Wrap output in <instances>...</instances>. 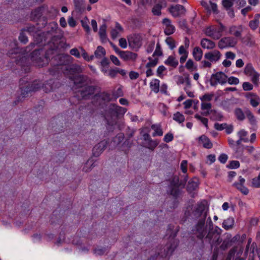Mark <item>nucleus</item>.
<instances>
[{
    "mask_svg": "<svg viewBox=\"0 0 260 260\" xmlns=\"http://www.w3.org/2000/svg\"><path fill=\"white\" fill-rule=\"evenodd\" d=\"M207 224L209 225V232L206 238L208 239L212 245L219 244L222 241V239L220 238L222 230L217 226L213 227L210 217L207 218Z\"/></svg>",
    "mask_w": 260,
    "mask_h": 260,
    "instance_id": "2",
    "label": "nucleus"
},
{
    "mask_svg": "<svg viewBox=\"0 0 260 260\" xmlns=\"http://www.w3.org/2000/svg\"><path fill=\"white\" fill-rule=\"evenodd\" d=\"M150 87L152 91L157 93L159 89V80L157 79H153L150 83Z\"/></svg>",
    "mask_w": 260,
    "mask_h": 260,
    "instance_id": "26",
    "label": "nucleus"
},
{
    "mask_svg": "<svg viewBox=\"0 0 260 260\" xmlns=\"http://www.w3.org/2000/svg\"><path fill=\"white\" fill-rule=\"evenodd\" d=\"M151 128L154 131L152 134L153 137L159 136H161L163 134L161 126L159 124H153L151 126Z\"/></svg>",
    "mask_w": 260,
    "mask_h": 260,
    "instance_id": "29",
    "label": "nucleus"
},
{
    "mask_svg": "<svg viewBox=\"0 0 260 260\" xmlns=\"http://www.w3.org/2000/svg\"><path fill=\"white\" fill-rule=\"evenodd\" d=\"M161 6L159 5H156L153 7L152 12L154 15H160L161 14Z\"/></svg>",
    "mask_w": 260,
    "mask_h": 260,
    "instance_id": "47",
    "label": "nucleus"
},
{
    "mask_svg": "<svg viewBox=\"0 0 260 260\" xmlns=\"http://www.w3.org/2000/svg\"><path fill=\"white\" fill-rule=\"evenodd\" d=\"M227 126L226 123H222L219 124L218 123H216L214 124V127L215 129L218 131H221L225 129Z\"/></svg>",
    "mask_w": 260,
    "mask_h": 260,
    "instance_id": "64",
    "label": "nucleus"
},
{
    "mask_svg": "<svg viewBox=\"0 0 260 260\" xmlns=\"http://www.w3.org/2000/svg\"><path fill=\"white\" fill-rule=\"evenodd\" d=\"M230 33L236 37H240L241 35V29H238L235 26H232L230 28Z\"/></svg>",
    "mask_w": 260,
    "mask_h": 260,
    "instance_id": "37",
    "label": "nucleus"
},
{
    "mask_svg": "<svg viewBox=\"0 0 260 260\" xmlns=\"http://www.w3.org/2000/svg\"><path fill=\"white\" fill-rule=\"evenodd\" d=\"M128 43L133 48H139L142 45L141 38L139 36L132 37L128 39Z\"/></svg>",
    "mask_w": 260,
    "mask_h": 260,
    "instance_id": "19",
    "label": "nucleus"
},
{
    "mask_svg": "<svg viewBox=\"0 0 260 260\" xmlns=\"http://www.w3.org/2000/svg\"><path fill=\"white\" fill-rule=\"evenodd\" d=\"M108 249L106 248L98 247L94 250V253L96 255H102L108 251Z\"/></svg>",
    "mask_w": 260,
    "mask_h": 260,
    "instance_id": "45",
    "label": "nucleus"
},
{
    "mask_svg": "<svg viewBox=\"0 0 260 260\" xmlns=\"http://www.w3.org/2000/svg\"><path fill=\"white\" fill-rule=\"evenodd\" d=\"M95 87L93 86L86 85L81 88L77 92V95L79 98H82L85 99L89 95L94 94L95 91Z\"/></svg>",
    "mask_w": 260,
    "mask_h": 260,
    "instance_id": "11",
    "label": "nucleus"
},
{
    "mask_svg": "<svg viewBox=\"0 0 260 260\" xmlns=\"http://www.w3.org/2000/svg\"><path fill=\"white\" fill-rule=\"evenodd\" d=\"M107 145V141L103 140L95 145L92 149V153L94 156H100Z\"/></svg>",
    "mask_w": 260,
    "mask_h": 260,
    "instance_id": "16",
    "label": "nucleus"
},
{
    "mask_svg": "<svg viewBox=\"0 0 260 260\" xmlns=\"http://www.w3.org/2000/svg\"><path fill=\"white\" fill-rule=\"evenodd\" d=\"M244 113L250 123L252 125L255 124L256 123V119L251 112L248 109H244Z\"/></svg>",
    "mask_w": 260,
    "mask_h": 260,
    "instance_id": "31",
    "label": "nucleus"
},
{
    "mask_svg": "<svg viewBox=\"0 0 260 260\" xmlns=\"http://www.w3.org/2000/svg\"><path fill=\"white\" fill-rule=\"evenodd\" d=\"M192 55L194 59L197 60H200L203 56V51L199 47H196L192 51Z\"/></svg>",
    "mask_w": 260,
    "mask_h": 260,
    "instance_id": "27",
    "label": "nucleus"
},
{
    "mask_svg": "<svg viewBox=\"0 0 260 260\" xmlns=\"http://www.w3.org/2000/svg\"><path fill=\"white\" fill-rule=\"evenodd\" d=\"M93 160H88L86 163L84 165L82 170L83 171L85 172H88L90 170H91L92 168H93Z\"/></svg>",
    "mask_w": 260,
    "mask_h": 260,
    "instance_id": "39",
    "label": "nucleus"
},
{
    "mask_svg": "<svg viewBox=\"0 0 260 260\" xmlns=\"http://www.w3.org/2000/svg\"><path fill=\"white\" fill-rule=\"evenodd\" d=\"M165 41L167 44L169 46L170 49L173 50L176 47L175 41L171 38H167Z\"/></svg>",
    "mask_w": 260,
    "mask_h": 260,
    "instance_id": "50",
    "label": "nucleus"
},
{
    "mask_svg": "<svg viewBox=\"0 0 260 260\" xmlns=\"http://www.w3.org/2000/svg\"><path fill=\"white\" fill-rule=\"evenodd\" d=\"M179 179L178 177H174L173 182H174V186L172 189L170 191V193L173 196H177L179 193L178 188Z\"/></svg>",
    "mask_w": 260,
    "mask_h": 260,
    "instance_id": "32",
    "label": "nucleus"
},
{
    "mask_svg": "<svg viewBox=\"0 0 260 260\" xmlns=\"http://www.w3.org/2000/svg\"><path fill=\"white\" fill-rule=\"evenodd\" d=\"M70 54L72 55H73V56L76 57L77 58H79L81 56L80 53L79 52L78 49H77L76 48H74L70 50Z\"/></svg>",
    "mask_w": 260,
    "mask_h": 260,
    "instance_id": "63",
    "label": "nucleus"
},
{
    "mask_svg": "<svg viewBox=\"0 0 260 260\" xmlns=\"http://www.w3.org/2000/svg\"><path fill=\"white\" fill-rule=\"evenodd\" d=\"M227 81L230 84L237 85L239 83V79L235 77H230Z\"/></svg>",
    "mask_w": 260,
    "mask_h": 260,
    "instance_id": "57",
    "label": "nucleus"
},
{
    "mask_svg": "<svg viewBox=\"0 0 260 260\" xmlns=\"http://www.w3.org/2000/svg\"><path fill=\"white\" fill-rule=\"evenodd\" d=\"M58 28V25L55 22H51L48 25V29H50L49 30H48L49 32H55L57 29Z\"/></svg>",
    "mask_w": 260,
    "mask_h": 260,
    "instance_id": "55",
    "label": "nucleus"
},
{
    "mask_svg": "<svg viewBox=\"0 0 260 260\" xmlns=\"http://www.w3.org/2000/svg\"><path fill=\"white\" fill-rule=\"evenodd\" d=\"M159 144L157 140H150L148 144V148L151 150H153Z\"/></svg>",
    "mask_w": 260,
    "mask_h": 260,
    "instance_id": "49",
    "label": "nucleus"
},
{
    "mask_svg": "<svg viewBox=\"0 0 260 260\" xmlns=\"http://www.w3.org/2000/svg\"><path fill=\"white\" fill-rule=\"evenodd\" d=\"M234 224V220L233 218L229 217L224 220L222 223V227L226 230L233 228Z\"/></svg>",
    "mask_w": 260,
    "mask_h": 260,
    "instance_id": "25",
    "label": "nucleus"
},
{
    "mask_svg": "<svg viewBox=\"0 0 260 260\" xmlns=\"http://www.w3.org/2000/svg\"><path fill=\"white\" fill-rule=\"evenodd\" d=\"M208 214V208L206 206L201 203L197 205V207L194 211V215L200 217L199 219H206Z\"/></svg>",
    "mask_w": 260,
    "mask_h": 260,
    "instance_id": "12",
    "label": "nucleus"
},
{
    "mask_svg": "<svg viewBox=\"0 0 260 260\" xmlns=\"http://www.w3.org/2000/svg\"><path fill=\"white\" fill-rule=\"evenodd\" d=\"M169 12L174 17H179L184 15L186 12L185 8L180 5L172 6L169 8Z\"/></svg>",
    "mask_w": 260,
    "mask_h": 260,
    "instance_id": "13",
    "label": "nucleus"
},
{
    "mask_svg": "<svg viewBox=\"0 0 260 260\" xmlns=\"http://www.w3.org/2000/svg\"><path fill=\"white\" fill-rule=\"evenodd\" d=\"M198 185V182L195 181H191L188 182L187 185V189L189 190L195 189Z\"/></svg>",
    "mask_w": 260,
    "mask_h": 260,
    "instance_id": "54",
    "label": "nucleus"
},
{
    "mask_svg": "<svg viewBox=\"0 0 260 260\" xmlns=\"http://www.w3.org/2000/svg\"><path fill=\"white\" fill-rule=\"evenodd\" d=\"M175 27L174 25L171 24L170 26H168L167 27H165V33L167 35H170L173 34L175 31Z\"/></svg>",
    "mask_w": 260,
    "mask_h": 260,
    "instance_id": "48",
    "label": "nucleus"
},
{
    "mask_svg": "<svg viewBox=\"0 0 260 260\" xmlns=\"http://www.w3.org/2000/svg\"><path fill=\"white\" fill-rule=\"evenodd\" d=\"M259 20L257 19H254L249 22V26L253 30H255L258 26Z\"/></svg>",
    "mask_w": 260,
    "mask_h": 260,
    "instance_id": "51",
    "label": "nucleus"
},
{
    "mask_svg": "<svg viewBox=\"0 0 260 260\" xmlns=\"http://www.w3.org/2000/svg\"><path fill=\"white\" fill-rule=\"evenodd\" d=\"M221 53L217 50H214L205 54V58L211 62H216L220 60Z\"/></svg>",
    "mask_w": 260,
    "mask_h": 260,
    "instance_id": "14",
    "label": "nucleus"
},
{
    "mask_svg": "<svg viewBox=\"0 0 260 260\" xmlns=\"http://www.w3.org/2000/svg\"><path fill=\"white\" fill-rule=\"evenodd\" d=\"M224 29V26L221 24L219 27L211 26L207 27L205 30V33L207 36L214 40H218L222 36Z\"/></svg>",
    "mask_w": 260,
    "mask_h": 260,
    "instance_id": "4",
    "label": "nucleus"
},
{
    "mask_svg": "<svg viewBox=\"0 0 260 260\" xmlns=\"http://www.w3.org/2000/svg\"><path fill=\"white\" fill-rule=\"evenodd\" d=\"M81 23L83 27L85 29L86 31L88 33L90 32V28L88 25L89 21L87 17H85L84 19L81 21Z\"/></svg>",
    "mask_w": 260,
    "mask_h": 260,
    "instance_id": "40",
    "label": "nucleus"
},
{
    "mask_svg": "<svg viewBox=\"0 0 260 260\" xmlns=\"http://www.w3.org/2000/svg\"><path fill=\"white\" fill-rule=\"evenodd\" d=\"M166 70L164 66H160L157 69V75L159 77H162L164 76L163 72Z\"/></svg>",
    "mask_w": 260,
    "mask_h": 260,
    "instance_id": "60",
    "label": "nucleus"
},
{
    "mask_svg": "<svg viewBox=\"0 0 260 260\" xmlns=\"http://www.w3.org/2000/svg\"><path fill=\"white\" fill-rule=\"evenodd\" d=\"M206 219H199L192 229L193 234L200 239H203L207 234V225H205Z\"/></svg>",
    "mask_w": 260,
    "mask_h": 260,
    "instance_id": "5",
    "label": "nucleus"
},
{
    "mask_svg": "<svg viewBox=\"0 0 260 260\" xmlns=\"http://www.w3.org/2000/svg\"><path fill=\"white\" fill-rule=\"evenodd\" d=\"M165 63L167 65L176 68L178 64V61L175 57L169 56L167 59L165 60Z\"/></svg>",
    "mask_w": 260,
    "mask_h": 260,
    "instance_id": "28",
    "label": "nucleus"
},
{
    "mask_svg": "<svg viewBox=\"0 0 260 260\" xmlns=\"http://www.w3.org/2000/svg\"><path fill=\"white\" fill-rule=\"evenodd\" d=\"M106 29L107 26L106 24H103L100 27L99 34L100 37V39L102 42H106L108 40V38L107 37L106 35Z\"/></svg>",
    "mask_w": 260,
    "mask_h": 260,
    "instance_id": "24",
    "label": "nucleus"
},
{
    "mask_svg": "<svg viewBox=\"0 0 260 260\" xmlns=\"http://www.w3.org/2000/svg\"><path fill=\"white\" fill-rule=\"evenodd\" d=\"M73 80L75 86L77 88H82L88 85L90 83V80L86 76L78 75L75 76Z\"/></svg>",
    "mask_w": 260,
    "mask_h": 260,
    "instance_id": "10",
    "label": "nucleus"
},
{
    "mask_svg": "<svg viewBox=\"0 0 260 260\" xmlns=\"http://www.w3.org/2000/svg\"><path fill=\"white\" fill-rule=\"evenodd\" d=\"M228 77L223 72H217L211 76L210 84L212 86H215L217 84H224L227 82Z\"/></svg>",
    "mask_w": 260,
    "mask_h": 260,
    "instance_id": "8",
    "label": "nucleus"
},
{
    "mask_svg": "<svg viewBox=\"0 0 260 260\" xmlns=\"http://www.w3.org/2000/svg\"><path fill=\"white\" fill-rule=\"evenodd\" d=\"M250 103L253 107H256L260 103V99L257 96H254L250 99Z\"/></svg>",
    "mask_w": 260,
    "mask_h": 260,
    "instance_id": "42",
    "label": "nucleus"
},
{
    "mask_svg": "<svg viewBox=\"0 0 260 260\" xmlns=\"http://www.w3.org/2000/svg\"><path fill=\"white\" fill-rule=\"evenodd\" d=\"M185 68L189 70H193L196 69L194 67V62L191 59H188L185 64Z\"/></svg>",
    "mask_w": 260,
    "mask_h": 260,
    "instance_id": "52",
    "label": "nucleus"
},
{
    "mask_svg": "<svg viewBox=\"0 0 260 260\" xmlns=\"http://www.w3.org/2000/svg\"><path fill=\"white\" fill-rule=\"evenodd\" d=\"M237 43V40L232 37H226L220 39L218 43V47L223 49L224 48L234 47Z\"/></svg>",
    "mask_w": 260,
    "mask_h": 260,
    "instance_id": "9",
    "label": "nucleus"
},
{
    "mask_svg": "<svg viewBox=\"0 0 260 260\" xmlns=\"http://www.w3.org/2000/svg\"><path fill=\"white\" fill-rule=\"evenodd\" d=\"M126 112V109L114 104L108 105L105 111L104 116L109 125L115 126L118 118L123 116Z\"/></svg>",
    "mask_w": 260,
    "mask_h": 260,
    "instance_id": "1",
    "label": "nucleus"
},
{
    "mask_svg": "<svg viewBox=\"0 0 260 260\" xmlns=\"http://www.w3.org/2000/svg\"><path fill=\"white\" fill-rule=\"evenodd\" d=\"M245 182V179L241 176H240L239 178V182L234 183L233 184V186L243 194L246 195L248 193L249 190L244 185Z\"/></svg>",
    "mask_w": 260,
    "mask_h": 260,
    "instance_id": "17",
    "label": "nucleus"
},
{
    "mask_svg": "<svg viewBox=\"0 0 260 260\" xmlns=\"http://www.w3.org/2000/svg\"><path fill=\"white\" fill-rule=\"evenodd\" d=\"M199 141L200 144H202L204 147L207 149L211 148L213 146V144L209 139L205 135L200 137Z\"/></svg>",
    "mask_w": 260,
    "mask_h": 260,
    "instance_id": "21",
    "label": "nucleus"
},
{
    "mask_svg": "<svg viewBox=\"0 0 260 260\" xmlns=\"http://www.w3.org/2000/svg\"><path fill=\"white\" fill-rule=\"evenodd\" d=\"M234 0H222V5L226 9H230L233 5Z\"/></svg>",
    "mask_w": 260,
    "mask_h": 260,
    "instance_id": "53",
    "label": "nucleus"
},
{
    "mask_svg": "<svg viewBox=\"0 0 260 260\" xmlns=\"http://www.w3.org/2000/svg\"><path fill=\"white\" fill-rule=\"evenodd\" d=\"M235 114L237 118L239 120H243L245 118V113L240 108H236L235 110Z\"/></svg>",
    "mask_w": 260,
    "mask_h": 260,
    "instance_id": "36",
    "label": "nucleus"
},
{
    "mask_svg": "<svg viewBox=\"0 0 260 260\" xmlns=\"http://www.w3.org/2000/svg\"><path fill=\"white\" fill-rule=\"evenodd\" d=\"M27 31L34 36L36 44L42 43V45L45 44L43 42L46 41V39L44 37V34L41 33L36 26H29L27 27Z\"/></svg>",
    "mask_w": 260,
    "mask_h": 260,
    "instance_id": "7",
    "label": "nucleus"
},
{
    "mask_svg": "<svg viewBox=\"0 0 260 260\" xmlns=\"http://www.w3.org/2000/svg\"><path fill=\"white\" fill-rule=\"evenodd\" d=\"M201 45L205 49H213L215 47V43L208 39H203L201 41Z\"/></svg>",
    "mask_w": 260,
    "mask_h": 260,
    "instance_id": "23",
    "label": "nucleus"
},
{
    "mask_svg": "<svg viewBox=\"0 0 260 260\" xmlns=\"http://www.w3.org/2000/svg\"><path fill=\"white\" fill-rule=\"evenodd\" d=\"M201 109L202 110L201 114L204 116H207L213 112V110H212V104L210 103L202 102Z\"/></svg>",
    "mask_w": 260,
    "mask_h": 260,
    "instance_id": "18",
    "label": "nucleus"
},
{
    "mask_svg": "<svg viewBox=\"0 0 260 260\" xmlns=\"http://www.w3.org/2000/svg\"><path fill=\"white\" fill-rule=\"evenodd\" d=\"M119 56L121 59L126 61H135L138 57L137 53L129 51L119 52Z\"/></svg>",
    "mask_w": 260,
    "mask_h": 260,
    "instance_id": "15",
    "label": "nucleus"
},
{
    "mask_svg": "<svg viewBox=\"0 0 260 260\" xmlns=\"http://www.w3.org/2000/svg\"><path fill=\"white\" fill-rule=\"evenodd\" d=\"M173 119L179 123H181L184 121L185 118L183 114L177 112L173 115Z\"/></svg>",
    "mask_w": 260,
    "mask_h": 260,
    "instance_id": "38",
    "label": "nucleus"
},
{
    "mask_svg": "<svg viewBox=\"0 0 260 260\" xmlns=\"http://www.w3.org/2000/svg\"><path fill=\"white\" fill-rule=\"evenodd\" d=\"M162 51L159 42H157L155 50L153 53V56H160L162 55Z\"/></svg>",
    "mask_w": 260,
    "mask_h": 260,
    "instance_id": "44",
    "label": "nucleus"
},
{
    "mask_svg": "<svg viewBox=\"0 0 260 260\" xmlns=\"http://www.w3.org/2000/svg\"><path fill=\"white\" fill-rule=\"evenodd\" d=\"M39 50H37V49H36L34 51H33L32 52V55L31 56V60L38 66L39 67H43L44 64L41 63V57H35L34 55V54H36L37 55L38 52Z\"/></svg>",
    "mask_w": 260,
    "mask_h": 260,
    "instance_id": "35",
    "label": "nucleus"
},
{
    "mask_svg": "<svg viewBox=\"0 0 260 260\" xmlns=\"http://www.w3.org/2000/svg\"><path fill=\"white\" fill-rule=\"evenodd\" d=\"M106 54L105 50L102 46H98L94 52V56L98 58H101L105 56Z\"/></svg>",
    "mask_w": 260,
    "mask_h": 260,
    "instance_id": "30",
    "label": "nucleus"
},
{
    "mask_svg": "<svg viewBox=\"0 0 260 260\" xmlns=\"http://www.w3.org/2000/svg\"><path fill=\"white\" fill-rule=\"evenodd\" d=\"M242 87L244 90L249 91L253 89V85L249 82H245L243 83Z\"/></svg>",
    "mask_w": 260,
    "mask_h": 260,
    "instance_id": "56",
    "label": "nucleus"
},
{
    "mask_svg": "<svg viewBox=\"0 0 260 260\" xmlns=\"http://www.w3.org/2000/svg\"><path fill=\"white\" fill-rule=\"evenodd\" d=\"M251 183L253 187L257 188L260 187V173L257 177L252 179Z\"/></svg>",
    "mask_w": 260,
    "mask_h": 260,
    "instance_id": "46",
    "label": "nucleus"
},
{
    "mask_svg": "<svg viewBox=\"0 0 260 260\" xmlns=\"http://www.w3.org/2000/svg\"><path fill=\"white\" fill-rule=\"evenodd\" d=\"M227 59L234 60L236 58V54L232 51H228L225 53Z\"/></svg>",
    "mask_w": 260,
    "mask_h": 260,
    "instance_id": "61",
    "label": "nucleus"
},
{
    "mask_svg": "<svg viewBox=\"0 0 260 260\" xmlns=\"http://www.w3.org/2000/svg\"><path fill=\"white\" fill-rule=\"evenodd\" d=\"M44 10L43 7H40L32 11L30 14L31 19L34 20L39 19L42 15Z\"/></svg>",
    "mask_w": 260,
    "mask_h": 260,
    "instance_id": "22",
    "label": "nucleus"
},
{
    "mask_svg": "<svg viewBox=\"0 0 260 260\" xmlns=\"http://www.w3.org/2000/svg\"><path fill=\"white\" fill-rule=\"evenodd\" d=\"M54 81L52 80H50L45 83L43 86L44 91L46 92H48L52 90L53 89L52 85Z\"/></svg>",
    "mask_w": 260,
    "mask_h": 260,
    "instance_id": "33",
    "label": "nucleus"
},
{
    "mask_svg": "<svg viewBox=\"0 0 260 260\" xmlns=\"http://www.w3.org/2000/svg\"><path fill=\"white\" fill-rule=\"evenodd\" d=\"M155 41L152 40L148 42L146 46V51L148 53H151L154 48L155 46Z\"/></svg>",
    "mask_w": 260,
    "mask_h": 260,
    "instance_id": "43",
    "label": "nucleus"
},
{
    "mask_svg": "<svg viewBox=\"0 0 260 260\" xmlns=\"http://www.w3.org/2000/svg\"><path fill=\"white\" fill-rule=\"evenodd\" d=\"M194 117L198 120L201 121V122L206 126V127H208V119L207 118L202 117L199 114H196L194 115Z\"/></svg>",
    "mask_w": 260,
    "mask_h": 260,
    "instance_id": "41",
    "label": "nucleus"
},
{
    "mask_svg": "<svg viewBox=\"0 0 260 260\" xmlns=\"http://www.w3.org/2000/svg\"><path fill=\"white\" fill-rule=\"evenodd\" d=\"M19 40L23 44H26L28 42L27 37L23 31L20 33L19 37Z\"/></svg>",
    "mask_w": 260,
    "mask_h": 260,
    "instance_id": "58",
    "label": "nucleus"
},
{
    "mask_svg": "<svg viewBox=\"0 0 260 260\" xmlns=\"http://www.w3.org/2000/svg\"><path fill=\"white\" fill-rule=\"evenodd\" d=\"M175 234L173 237L170 236V240L164 248V251L158 253V255L162 257L170 256L178 244L177 241L174 239Z\"/></svg>",
    "mask_w": 260,
    "mask_h": 260,
    "instance_id": "3",
    "label": "nucleus"
},
{
    "mask_svg": "<svg viewBox=\"0 0 260 260\" xmlns=\"http://www.w3.org/2000/svg\"><path fill=\"white\" fill-rule=\"evenodd\" d=\"M213 96V94H205L202 97H200V99L202 101V102L205 101H210L212 99Z\"/></svg>",
    "mask_w": 260,
    "mask_h": 260,
    "instance_id": "59",
    "label": "nucleus"
},
{
    "mask_svg": "<svg viewBox=\"0 0 260 260\" xmlns=\"http://www.w3.org/2000/svg\"><path fill=\"white\" fill-rule=\"evenodd\" d=\"M244 73L246 75L251 77V80L254 84L257 85L259 75L255 70L251 63H248L246 64L244 68Z\"/></svg>",
    "mask_w": 260,
    "mask_h": 260,
    "instance_id": "6",
    "label": "nucleus"
},
{
    "mask_svg": "<svg viewBox=\"0 0 260 260\" xmlns=\"http://www.w3.org/2000/svg\"><path fill=\"white\" fill-rule=\"evenodd\" d=\"M123 31V28L119 23L116 22L115 27L112 28L110 31L111 37L112 39L115 40L119 37L120 34Z\"/></svg>",
    "mask_w": 260,
    "mask_h": 260,
    "instance_id": "20",
    "label": "nucleus"
},
{
    "mask_svg": "<svg viewBox=\"0 0 260 260\" xmlns=\"http://www.w3.org/2000/svg\"><path fill=\"white\" fill-rule=\"evenodd\" d=\"M101 96L102 99L105 102H109L111 99V95L107 92H103V93L101 94Z\"/></svg>",
    "mask_w": 260,
    "mask_h": 260,
    "instance_id": "62",
    "label": "nucleus"
},
{
    "mask_svg": "<svg viewBox=\"0 0 260 260\" xmlns=\"http://www.w3.org/2000/svg\"><path fill=\"white\" fill-rule=\"evenodd\" d=\"M41 84L39 81H35L33 83V84L30 86H27V92L30 91H35L37 90L39 88H40Z\"/></svg>",
    "mask_w": 260,
    "mask_h": 260,
    "instance_id": "34",
    "label": "nucleus"
}]
</instances>
